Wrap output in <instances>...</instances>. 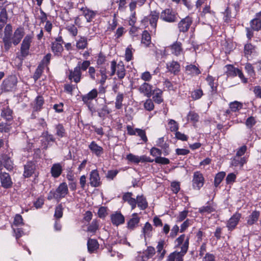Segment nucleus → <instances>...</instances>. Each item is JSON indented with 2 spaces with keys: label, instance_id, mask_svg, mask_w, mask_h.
Listing matches in <instances>:
<instances>
[{
  "label": "nucleus",
  "instance_id": "nucleus-1",
  "mask_svg": "<svg viewBox=\"0 0 261 261\" xmlns=\"http://www.w3.org/2000/svg\"><path fill=\"white\" fill-rule=\"evenodd\" d=\"M111 72L110 76H113L116 73L119 79H122L124 77L126 74L124 65L122 62H119L117 64L115 60L111 62Z\"/></svg>",
  "mask_w": 261,
  "mask_h": 261
},
{
  "label": "nucleus",
  "instance_id": "nucleus-2",
  "mask_svg": "<svg viewBox=\"0 0 261 261\" xmlns=\"http://www.w3.org/2000/svg\"><path fill=\"white\" fill-rule=\"evenodd\" d=\"M160 17L163 20L168 22H174L177 19L176 13L170 9H166L163 11Z\"/></svg>",
  "mask_w": 261,
  "mask_h": 261
},
{
  "label": "nucleus",
  "instance_id": "nucleus-3",
  "mask_svg": "<svg viewBox=\"0 0 261 261\" xmlns=\"http://www.w3.org/2000/svg\"><path fill=\"white\" fill-rule=\"evenodd\" d=\"M68 193V189L67 184L65 182L61 183L56 190L55 191L54 197L57 200L65 197Z\"/></svg>",
  "mask_w": 261,
  "mask_h": 261
},
{
  "label": "nucleus",
  "instance_id": "nucleus-4",
  "mask_svg": "<svg viewBox=\"0 0 261 261\" xmlns=\"http://www.w3.org/2000/svg\"><path fill=\"white\" fill-rule=\"evenodd\" d=\"M17 80L15 76H11L3 83V89L6 91H11L15 89Z\"/></svg>",
  "mask_w": 261,
  "mask_h": 261
},
{
  "label": "nucleus",
  "instance_id": "nucleus-5",
  "mask_svg": "<svg viewBox=\"0 0 261 261\" xmlns=\"http://www.w3.org/2000/svg\"><path fill=\"white\" fill-rule=\"evenodd\" d=\"M193 186L195 189L199 190L204 184V178L203 175L199 171L194 173L193 179Z\"/></svg>",
  "mask_w": 261,
  "mask_h": 261
},
{
  "label": "nucleus",
  "instance_id": "nucleus-6",
  "mask_svg": "<svg viewBox=\"0 0 261 261\" xmlns=\"http://www.w3.org/2000/svg\"><path fill=\"white\" fill-rule=\"evenodd\" d=\"M89 184L92 187H98L101 185L100 177L97 170H93L90 173Z\"/></svg>",
  "mask_w": 261,
  "mask_h": 261
},
{
  "label": "nucleus",
  "instance_id": "nucleus-7",
  "mask_svg": "<svg viewBox=\"0 0 261 261\" xmlns=\"http://www.w3.org/2000/svg\"><path fill=\"white\" fill-rule=\"evenodd\" d=\"M166 68L168 72L174 75H177L180 71V65L176 61H172L166 64Z\"/></svg>",
  "mask_w": 261,
  "mask_h": 261
},
{
  "label": "nucleus",
  "instance_id": "nucleus-8",
  "mask_svg": "<svg viewBox=\"0 0 261 261\" xmlns=\"http://www.w3.org/2000/svg\"><path fill=\"white\" fill-rule=\"evenodd\" d=\"M97 90L96 89H93L87 94H85L82 96V101L84 102V103L88 106V107L91 111V109L90 107L89 104L91 100H92L97 96Z\"/></svg>",
  "mask_w": 261,
  "mask_h": 261
},
{
  "label": "nucleus",
  "instance_id": "nucleus-9",
  "mask_svg": "<svg viewBox=\"0 0 261 261\" xmlns=\"http://www.w3.org/2000/svg\"><path fill=\"white\" fill-rule=\"evenodd\" d=\"M192 23V20L191 18L189 16L182 19L178 24L179 31L182 32H187Z\"/></svg>",
  "mask_w": 261,
  "mask_h": 261
},
{
  "label": "nucleus",
  "instance_id": "nucleus-10",
  "mask_svg": "<svg viewBox=\"0 0 261 261\" xmlns=\"http://www.w3.org/2000/svg\"><path fill=\"white\" fill-rule=\"evenodd\" d=\"M241 215L239 213L234 214L227 221L226 226L228 230L231 231L234 229L237 225Z\"/></svg>",
  "mask_w": 261,
  "mask_h": 261
},
{
  "label": "nucleus",
  "instance_id": "nucleus-11",
  "mask_svg": "<svg viewBox=\"0 0 261 261\" xmlns=\"http://www.w3.org/2000/svg\"><path fill=\"white\" fill-rule=\"evenodd\" d=\"M36 169V165L32 162H29L24 165L23 176L25 177L31 176Z\"/></svg>",
  "mask_w": 261,
  "mask_h": 261
},
{
  "label": "nucleus",
  "instance_id": "nucleus-12",
  "mask_svg": "<svg viewBox=\"0 0 261 261\" xmlns=\"http://www.w3.org/2000/svg\"><path fill=\"white\" fill-rule=\"evenodd\" d=\"M152 86L147 83H144L139 88V91L147 97H150L152 95Z\"/></svg>",
  "mask_w": 261,
  "mask_h": 261
},
{
  "label": "nucleus",
  "instance_id": "nucleus-13",
  "mask_svg": "<svg viewBox=\"0 0 261 261\" xmlns=\"http://www.w3.org/2000/svg\"><path fill=\"white\" fill-rule=\"evenodd\" d=\"M88 147L91 152L97 156H101L103 153L102 147L99 146L95 141H92Z\"/></svg>",
  "mask_w": 261,
  "mask_h": 261
},
{
  "label": "nucleus",
  "instance_id": "nucleus-14",
  "mask_svg": "<svg viewBox=\"0 0 261 261\" xmlns=\"http://www.w3.org/2000/svg\"><path fill=\"white\" fill-rule=\"evenodd\" d=\"M111 219L113 224L116 226H118L124 222V217L120 213L116 212L113 214L111 215Z\"/></svg>",
  "mask_w": 261,
  "mask_h": 261
},
{
  "label": "nucleus",
  "instance_id": "nucleus-15",
  "mask_svg": "<svg viewBox=\"0 0 261 261\" xmlns=\"http://www.w3.org/2000/svg\"><path fill=\"white\" fill-rule=\"evenodd\" d=\"M81 75L82 73L79 69V66H76L73 71L71 70L70 71L69 79L71 80H73L75 83H77L81 80Z\"/></svg>",
  "mask_w": 261,
  "mask_h": 261
},
{
  "label": "nucleus",
  "instance_id": "nucleus-16",
  "mask_svg": "<svg viewBox=\"0 0 261 261\" xmlns=\"http://www.w3.org/2000/svg\"><path fill=\"white\" fill-rule=\"evenodd\" d=\"M171 53L176 56L180 55L183 52L182 44L180 42L176 41L170 46Z\"/></svg>",
  "mask_w": 261,
  "mask_h": 261
},
{
  "label": "nucleus",
  "instance_id": "nucleus-17",
  "mask_svg": "<svg viewBox=\"0 0 261 261\" xmlns=\"http://www.w3.org/2000/svg\"><path fill=\"white\" fill-rule=\"evenodd\" d=\"M159 17V13L154 11H151L150 15L147 18V19H148L149 21L150 26L154 30H155L156 27L157 21L158 20Z\"/></svg>",
  "mask_w": 261,
  "mask_h": 261
},
{
  "label": "nucleus",
  "instance_id": "nucleus-18",
  "mask_svg": "<svg viewBox=\"0 0 261 261\" xmlns=\"http://www.w3.org/2000/svg\"><path fill=\"white\" fill-rule=\"evenodd\" d=\"M140 222V218L138 217L137 213H134L132 218L127 222V227L128 229L133 230L137 226Z\"/></svg>",
  "mask_w": 261,
  "mask_h": 261
},
{
  "label": "nucleus",
  "instance_id": "nucleus-19",
  "mask_svg": "<svg viewBox=\"0 0 261 261\" xmlns=\"http://www.w3.org/2000/svg\"><path fill=\"white\" fill-rule=\"evenodd\" d=\"M24 33L22 28H17L13 35L12 38V42L14 45L18 44L21 41L23 36H24Z\"/></svg>",
  "mask_w": 261,
  "mask_h": 261
},
{
  "label": "nucleus",
  "instance_id": "nucleus-20",
  "mask_svg": "<svg viewBox=\"0 0 261 261\" xmlns=\"http://www.w3.org/2000/svg\"><path fill=\"white\" fill-rule=\"evenodd\" d=\"M62 170L61 164L60 163H56L53 165L50 172L53 177L57 178L61 174Z\"/></svg>",
  "mask_w": 261,
  "mask_h": 261
},
{
  "label": "nucleus",
  "instance_id": "nucleus-21",
  "mask_svg": "<svg viewBox=\"0 0 261 261\" xmlns=\"http://www.w3.org/2000/svg\"><path fill=\"white\" fill-rule=\"evenodd\" d=\"M152 226L149 222H146L142 229V235L145 240L152 236Z\"/></svg>",
  "mask_w": 261,
  "mask_h": 261
},
{
  "label": "nucleus",
  "instance_id": "nucleus-22",
  "mask_svg": "<svg viewBox=\"0 0 261 261\" xmlns=\"http://www.w3.org/2000/svg\"><path fill=\"white\" fill-rule=\"evenodd\" d=\"M186 73L193 76L199 74L201 72L199 68L195 65L190 64L186 66Z\"/></svg>",
  "mask_w": 261,
  "mask_h": 261
},
{
  "label": "nucleus",
  "instance_id": "nucleus-23",
  "mask_svg": "<svg viewBox=\"0 0 261 261\" xmlns=\"http://www.w3.org/2000/svg\"><path fill=\"white\" fill-rule=\"evenodd\" d=\"M0 178L3 187L8 188L11 186L12 182L9 174L7 173L1 174Z\"/></svg>",
  "mask_w": 261,
  "mask_h": 261
},
{
  "label": "nucleus",
  "instance_id": "nucleus-24",
  "mask_svg": "<svg viewBox=\"0 0 261 261\" xmlns=\"http://www.w3.org/2000/svg\"><path fill=\"white\" fill-rule=\"evenodd\" d=\"M189 247V239L187 238L184 244L181 246V251L177 252L176 258V261H182V256H183L187 252Z\"/></svg>",
  "mask_w": 261,
  "mask_h": 261
},
{
  "label": "nucleus",
  "instance_id": "nucleus-25",
  "mask_svg": "<svg viewBox=\"0 0 261 261\" xmlns=\"http://www.w3.org/2000/svg\"><path fill=\"white\" fill-rule=\"evenodd\" d=\"M12 114V111L8 106H6L3 108L1 116L7 121H12L13 120Z\"/></svg>",
  "mask_w": 261,
  "mask_h": 261
},
{
  "label": "nucleus",
  "instance_id": "nucleus-26",
  "mask_svg": "<svg viewBox=\"0 0 261 261\" xmlns=\"http://www.w3.org/2000/svg\"><path fill=\"white\" fill-rule=\"evenodd\" d=\"M247 162V158L234 156L231 161V165L234 167L240 166L242 167L243 165Z\"/></svg>",
  "mask_w": 261,
  "mask_h": 261
},
{
  "label": "nucleus",
  "instance_id": "nucleus-27",
  "mask_svg": "<svg viewBox=\"0 0 261 261\" xmlns=\"http://www.w3.org/2000/svg\"><path fill=\"white\" fill-rule=\"evenodd\" d=\"M83 15L85 17L88 22H90L95 15V13L87 8L82 7L80 9Z\"/></svg>",
  "mask_w": 261,
  "mask_h": 261
},
{
  "label": "nucleus",
  "instance_id": "nucleus-28",
  "mask_svg": "<svg viewBox=\"0 0 261 261\" xmlns=\"http://www.w3.org/2000/svg\"><path fill=\"white\" fill-rule=\"evenodd\" d=\"M87 247L88 251L92 253L98 248L99 244L96 240L89 239L87 242Z\"/></svg>",
  "mask_w": 261,
  "mask_h": 261
},
{
  "label": "nucleus",
  "instance_id": "nucleus-29",
  "mask_svg": "<svg viewBox=\"0 0 261 261\" xmlns=\"http://www.w3.org/2000/svg\"><path fill=\"white\" fill-rule=\"evenodd\" d=\"M199 212L201 214H210L216 211L214 206L209 203H207L206 205L203 206L199 208Z\"/></svg>",
  "mask_w": 261,
  "mask_h": 261
},
{
  "label": "nucleus",
  "instance_id": "nucleus-30",
  "mask_svg": "<svg viewBox=\"0 0 261 261\" xmlns=\"http://www.w3.org/2000/svg\"><path fill=\"white\" fill-rule=\"evenodd\" d=\"M259 216V212L254 211L249 215L247 220V223L249 225H252L257 222Z\"/></svg>",
  "mask_w": 261,
  "mask_h": 261
},
{
  "label": "nucleus",
  "instance_id": "nucleus-31",
  "mask_svg": "<svg viewBox=\"0 0 261 261\" xmlns=\"http://www.w3.org/2000/svg\"><path fill=\"white\" fill-rule=\"evenodd\" d=\"M151 43V37L147 31H144L142 34L141 43L145 47L148 46Z\"/></svg>",
  "mask_w": 261,
  "mask_h": 261
},
{
  "label": "nucleus",
  "instance_id": "nucleus-32",
  "mask_svg": "<svg viewBox=\"0 0 261 261\" xmlns=\"http://www.w3.org/2000/svg\"><path fill=\"white\" fill-rule=\"evenodd\" d=\"M56 135L63 138L65 136L66 130L62 124L59 123L55 125Z\"/></svg>",
  "mask_w": 261,
  "mask_h": 261
},
{
  "label": "nucleus",
  "instance_id": "nucleus-33",
  "mask_svg": "<svg viewBox=\"0 0 261 261\" xmlns=\"http://www.w3.org/2000/svg\"><path fill=\"white\" fill-rule=\"evenodd\" d=\"M137 204L141 210H145L148 205L146 199L143 196L137 197Z\"/></svg>",
  "mask_w": 261,
  "mask_h": 261
},
{
  "label": "nucleus",
  "instance_id": "nucleus-34",
  "mask_svg": "<svg viewBox=\"0 0 261 261\" xmlns=\"http://www.w3.org/2000/svg\"><path fill=\"white\" fill-rule=\"evenodd\" d=\"M225 68H226V73L227 76H234L237 75L239 69L234 67L231 65H227Z\"/></svg>",
  "mask_w": 261,
  "mask_h": 261
},
{
  "label": "nucleus",
  "instance_id": "nucleus-35",
  "mask_svg": "<svg viewBox=\"0 0 261 261\" xmlns=\"http://www.w3.org/2000/svg\"><path fill=\"white\" fill-rule=\"evenodd\" d=\"M250 24L253 30L258 31L261 29V20L255 18L251 21Z\"/></svg>",
  "mask_w": 261,
  "mask_h": 261
},
{
  "label": "nucleus",
  "instance_id": "nucleus-36",
  "mask_svg": "<svg viewBox=\"0 0 261 261\" xmlns=\"http://www.w3.org/2000/svg\"><path fill=\"white\" fill-rule=\"evenodd\" d=\"M51 49L53 51L56 55L60 54L63 50L61 43L57 42L52 43Z\"/></svg>",
  "mask_w": 261,
  "mask_h": 261
},
{
  "label": "nucleus",
  "instance_id": "nucleus-37",
  "mask_svg": "<svg viewBox=\"0 0 261 261\" xmlns=\"http://www.w3.org/2000/svg\"><path fill=\"white\" fill-rule=\"evenodd\" d=\"M153 94H154L153 97L154 101L157 103H161L163 100L161 97L162 91L160 89L154 90Z\"/></svg>",
  "mask_w": 261,
  "mask_h": 261
},
{
  "label": "nucleus",
  "instance_id": "nucleus-38",
  "mask_svg": "<svg viewBox=\"0 0 261 261\" xmlns=\"http://www.w3.org/2000/svg\"><path fill=\"white\" fill-rule=\"evenodd\" d=\"M87 39L86 37H81L77 41L76 46L79 49H85L87 46Z\"/></svg>",
  "mask_w": 261,
  "mask_h": 261
},
{
  "label": "nucleus",
  "instance_id": "nucleus-39",
  "mask_svg": "<svg viewBox=\"0 0 261 261\" xmlns=\"http://www.w3.org/2000/svg\"><path fill=\"white\" fill-rule=\"evenodd\" d=\"M225 176L224 172H220L216 174L214 179V185L216 187H218Z\"/></svg>",
  "mask_w": 261,
  "mask_h": 261
},
{
  "label": "nucleus",
  "instance_id": "nucleus-40",
  "mask_svg": "<svg viewBox=\"0 0 261 261\" xmlns=\"http://www.w3.org/2000/svg\"><path fill=\"white\" fill-rule=\"evenodd\" d=\"M123 94L119 93L116 98L115 108L117 109H120L122 107V101L123 100Z\"/></svg>",
  "mask_w": 261,
  "mask_h": 261
},
{
  "label": "nucleus",
  "instance_id": "nucleus-41",
  "mask_svg": "<svg viewBox=\"0 0 261 261\" xmlns=\"http://www.w3.org/2000/svg\"><path fill=\"white\" fill-rule=\"evenodd\" d=\"M243 107L242 103L237 101L231 102L229 104V108L230 111L232 112H236L242 109Z\"/></svg>",
  "mask_w": 261,
  "mask_h": 261
},
{
  "label": "nucleus",
  "instance_id": "nucleus-42",
  "mask_svg": "<svg viewBox=\"0 0 261 261\" xmlns=\"http://www.w3.org/2000/svg\"><path fill=\"white\" fill-rule=\"evenodd\" d=\"M98 222L96 220H94L92 221L90 225L88 227V231L90 232L91 233H95L98 229Z\"/></svg>",
  "mask_w": 261,
  "mask_h": 261
},
{
  "label": "nucleus",
  "instance_id": "nucleus-43",
  "mask_svg": "<svg viewBox=\"0 0 261 261\" xmlns=\"http://www.w3.org/2000/svg\"><path fill=\"white\" fill-rule=\"evenodd\" d=\"M44 103V99L41 96H38L35 99V105L34 109L36 111L40 110Z\"/></svg>",
  "mask_w": 261,
  "mask_h": 261
},
{
  "label": "nucleus",
  "instance_id": "nucleus-44",
  "mask_svg": "<svg viewBox=\"0 0 261 261\" xmlns=\"http://www.w3.org/2000/svg\"><path fill=\"white\" fill-rule=\"evenodd\" d=\"M11 36H4L3 38V41L4 43V48L6 51H8L11 46Z\"/></svg>",
  "mask_w": 261,
  "mask_h": 261
},
{
  "label": "nucleus",
  "instance_id": "nucleus-45",
  "mask_svg": "<svg viewBox=\"0 0 261 261\" xmlns=\"http://www.w3.org/2000/svg\"><path fill=\"white\" fill-rule=\"evenodd\" d=\"M98 115L100 117H104L106 115L110 113L108 107L106 105L103 106L100 109L97 110Z\"/></svg>",
  "mask_w": 261,
  "mask_h": 261
},
{
  "label": "nucleus",
  "instance_id": "nucleus-46",
  "mask_svg": "<svg viewBox=\"0 0 261 261\" xmlns=\"http://www.w3.org/2000/svg\"><path fill=\"white\" fill-rule=\"evenodd\" d=\"M164 248V242L163 241H160L158 243V244L156 247L157 249V252L160 254V257L161 258H163L165 254V250L163 249Z\"/></svg>",
  "mask_w": 261,
  "mask_h": 261
},
{
  "label": "nucleus",
  "instance_id": "nucleus-47",
  "mask_svg": "<svg viewBox=\"0 0 261 261\" xmlns=\"http://www.w3.org/2000/svg\"><path fill=\"white\" fill-rule=\"evenodd\" d=\"M203 95V92L201 89H196L192 92L191 94V97L194 99L197 100L201 98Z\"/></svg>",
  "mask_w": 261,
  "mask_h": 261
},
{
  "label": "nucleus",
  "instance_id": "nucleus-48",
  "mask_svg": "<svg viewBox=\"0 0 261 261\" xmlns=\"http://www.w3.org/2000/svg\"><path fill=\"white\" fill-rule=\"evenodd\" d=\"M90 65V62L89 61H84L83 63L79 62L76 66H79V69L85 71L89 67Z\"/></svg>",
  "mask_w": 261,
  "mask_h": 261
},
{
  "label": "nucleus",
  "instance_id": "nucleus-49",
  "mask_svg": "<svg viewBox=\"0 0 261 261\" xmlns=\"http://www.w3.org/2000/svg\"><path fill=\"white\" fill-rule=\"evenodd\" d=\"M168 124L171 132H177L178 129V124L175 120L170 119L169 121Z\"/></svg>",
  "mask_w": 261,
  "mask_h": 261
},
{
  "label": "nucleus",
  "instance_id": "nucleus-50",
  "mask_svg": "<svg viewBox=\"0 0 261 261\" xmlns=\"http://www.w3.org/2000/svg\"><path fill=\"white\" fill-rule=\"evenodd\" d=\"M154 161L156 163L162 165H167L170 163V161L168 159L161 156L155 158Z\"/></svg>",
  "mask_w": 261,
  "mask_h": 261
},
{
  "label": "nucleus",
  "instance_id": "nucleus-51",
  "mask_svg": "<svg viewBox=\"0 0 261 261\" xmlns=\"http://www.w3.org/2000/svg\"><path fill=\"white\" fill-rule=\"evenodd\" d=\"M254 50V47L250 43H248L244 46V53L245 55H251Z\"/></svg>",
  "mask_w": 261,
  "mask_h": 261
},
{
  "label": "nucleus",
  "instance_id": "nucleus-52",
  "mask_svg": "<svg viewBox=\"0 0 261 261\" xmlns=\"http://www.w3.org/2000/svg\"><path fill=\"white\" fill-rule=\"evenodd\" d=\"M30 46L21 44L20 48L21 56L22 58L27 57L29 53V49Z\"/></svg>",
  "mask_w": 261,
  "mask_h": 261
},
{
  "label": "nucleus",
  "instance_id": "nucleus-53",
  "mask_svg": "<svg viewBox=\"0 0 261 261\" xmlns=\"http://www.w3.org/2000/svg\"><path fill=\"white\" fill-rule=\"evenodd\" d=\"M4 167L8 170H12L13 166V163L11 161V160L7 156H5L4 158Z\"/></svg>",
  "mask_w": 261,
  "mask_h": 261
},
{
  "label": "nucleus",
  "instance_id": "nucleus-54",
  "mask_svg": "<svg viewBox=\"0 0 261 261\" xmlns=\"http://www.w3.org/2000/svg\"><path fill=\"white\" fill-rule=\"evenodd\" d=\"M208 85L213 91H216L217 87L215 86L214 79L211 75H208L206 79Z\"/></svg>",
  "mask_w": 261,
  "mask_h": 261
},
{
  "label": "nucleus",
  "instance_id": "nucleus-55",
  "mask_svg": "<svg viewBox=\"0 0 261 261\" xmlns=\"http://www.w3.org/2000/svg\"><path fill=\"white\" fill-rule=\"evenodd\" d=\"M144 107L146 110L151 111L154 108V104L151 99H148L145 102L144 104Z\"/></svg>",
  "mask_w": 261,
  "mask_h": 261
},
{
  "label": "nucleus",
  "instance_id": "nucleus-56",
  "mask_svg": "<svg viewBox=\"0 0 261 261\" xmlns=\"http://www.w3.org/2000/svg\"><path fill=\"white\" fill-rule=\"evenodd\" d=\"M188 120L193 122H197L198 120L199 116L194 112H190L187 116Z\"/></svg>",
  "mask_w": 261,
  "mask_h": 261
},
{
  "label": "nucleus",
  "instance_id": "nucleus-57",
  "mask_svg": "<svg viewBox=\"0 0 261 261\" xmlns=\"http://www.w3.org/2000/svg\"><path fill=\"white\" fill-rule=\"evenodd\" d=\"M125 60L128 62L132 59L133 58V52L132 48L130 46L127 47L125 50Z\"/></svg>",
  "mask_w": 261,
  "mask_h": 261
},
{
  "label": "nucleus",
  "instance_id": "nucleus-58",
  "mask_svg": "<svg viewBox=\"0 0 261 261\" xmlns=\"http://www.w3.org/2000/svg\"><path fill=\"white\" fill-rule=\"evenodd\" d=\"M66 29L73 36H75L77 34V29L73 24H69L66 27Z\"/></svg>",
  "mask_w": 261,
  "mask_h": 261
},
{
  "label": "nucleus",
  "instance_id": "nucleus-59",
  "mask_svg": "<svg viewBox=\"0 0 261 261\" xmlns=\"http://www.w3.org/2000/svg\"><path fill=\"white\" fill-rule=\"evenodd\" d=\"M126 159L129 162L138 164L139 163V156L129 153L127 155Z\"/></svg>",
  "mask_w": 261,
  "mask_h": 261
},
{
  "label": "nucleus",
  "instance_id": "nucleus-60",
  "mask_svg": "<svg viewBox=\"0 0 261 261\" xmlns=\"http://www.w3.org/2000/svg\"><path fill=\"white\" fill-rule=\"evenodd\" d=\"M136 132L139 137H141V139L144 142H146L147 141V138L146 136L145 132L144 130L136 128Z\"/></svg>",
  "mask_w": 261,
  "mask_h": 261
},
{
  "label": "nucleus",
  "instance_id": "nucleus-61",
  "mask_svg": "<svg viewBox=\"0 0 261 261\" xmlns=\"http://www.w3.org/2000/svg\"><path fill=\"white\" fill-rule=\"evenodd\" d=\"M99 218H104L107 215V208L105 206H101L97 213Z\"/></svg>",
  "mask_w": 261,
  "mask_h": 261
},
{
  "label": "nucleus",
  "instance_id": "nucleus-62",
  "mask_svg": "<svg viewBox=\"0 0 261 261\" xmlns=\"http://www.w3.org/2000/svg\"><path fill=\"white\" fill-rule=\"evenodd\" d=\"M236 179V175L233 173L228 174L226 178V181L227 184L234 182Z\"/></svg>",
  "mask_w": 261,
  "mask_h": 261
},
{
  "label": "nucleus",
  "instance_id": "nucleus-63",
  "mask_svg": "<svg viewBox=\"0 0 261 261\" xmlns=\"http://www.w3.org/2000/svg\"><path fill=\"white\" fill-rule=\"evenodd\" d=\"M33 39L32 35H27L24 38L21 44L30 46Z\"/></svg>",
  "mask_w": 261,
  "mask_h": 261
},
{
  "label": "nucleus",
  "instance_id": "nucleus-64",
  "mask_svg": "<svg viewBox=\"0 0 261 261\" xmlns=\"http://www.w3.org/2000/svg\"><path fill=\"white\" fill-rule=\"evenodd\" d=\"M245 69L248 72V73L251 76H253L255 75L254 70L253 67L252 65L250 63H247L245 65Z\"/></svg>",
  "mask_w": 261,
  "mask_h": 261
}]
</instances>
